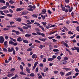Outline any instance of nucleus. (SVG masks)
<instances>
[{"instance_id":"nucleus-1","label":"nucleus","mask_w":79,"mask_h":79,"mask_svg":"<svg viewBox=\"0 0 79 79\" xmlns=\"http://www.w3.org/2000/svg\"><path fill=\"white\" fill-rule=\"evenodd\" d=\"M9 44H11V45H13L14 46H16L17 45H18V43H15L12 40H10L9 42Z\"/></svg>"},{"instance_id":"nucleus-2","label":"nucleus","mask_w":79,"mask_h":79,"mask_svg":"<svg viewBox=\"0 0 79 79\" xmlns=\"http://www.w3.org/2000/svg\"><path fill=\"white\" fill-rule=\"evenodd\" d=\"M5 40L4 38L2 36H0V44H3Z\"/></svg>"},{"instance_id":"nucleus-3","label":"nucleus","mask_w":79,"mask_h":79,"mask_svg":"<svg viewBox=\"0 0 79 79\" xmlns=\"http://www.w3.org/2000/svg\"><path fill=\"white\" fill-rule=\"evenodd\" d=\"M36 7H35V5L33 6V7L32 8H30V9H28V8L27 9V10H28V11H33V10H35V9ZM33 8V9H32Z\"/></svg>"},{"instance_id":"nucleus-4","label":"nucleus","mask_w":79,"mask_h":79,"mask_svg":"<svg viewBox=\"0 0 79 79\" xmlns=\"http://www.w3.org/2000/svg\"><path fill=\"white\" fill-rule=\"evenodd\" d=\"M13 50H14V48L13 47L11 48L10 49V48H8V52H12Z\"/></svg>"},{"instance_id":"nucleus-5","label":"nucleus","mask_w":79,"mask_h":79,"mask_svg":"<svg viewBox=\"0 0 79 79\" xmlns=\"http://www.w3.org/2000/svg\"><path fill=\"white\" fill-rule=\"evenodd\" d=\"M8 43V42L7 41H6L4 42V47L5 48H7L8 47V45H7V44Z\"/></svg>"},{"instance_id":"nucleus-6","label":"nucleus","mask_w":79,"mask_h":79,"mask_svg":"<svg viewBox=\"0 0 79 79\" xmlns=\"http://www.w3.org/2000/svg\"><path fill=\"white\" fill-rule=\"evenodd\" d=\"M38 64V62H36L35 63L34 66L33 68V69H35V67H36V66H37V65Z\"/></svg>"},{"instance_id":"nucleus-7","label":"nucleus","mask_w":79,"mask_h":79,"mask_svg":"<svg viewBox=\"0 0 79 79\" xmlns=\"http://www.w3.org/2000/svg\"><path fill=\"white\" fill-rule=\"evenodd\" d=\"M12 32H15V33H16V34L17 35H19V31H15V30H12Z\"/></svg>"},{"instance_id":"nucleus-8","label":"nucleus","mask_w":79,"mask_h":79,"mask_svg":"<svg viewBox=\"0 0 79 79\" xmlns=\"http://www.w3.org/2000/svg\"><path fill=\"white\" fill-rule=\"evenodd\" d=\"M27 11H24L23 12L22 14H21V15H27Z\"/></svg>"},{"instance_id":"nucleus-9","label":"nucleus","mask_w":79,"mask_h":79,"mask_svg":"<svg viewBox=\"0 0 79 79\" xmlns=\"http://www.w3.org/2000/svg\"><path fill=\"white\" fill-rule=\"evenodd\" d=\"M47 11V10H46V9H43L42 10V12H41V13L42 14H45V13H46V12Z\"/></svg>"},{"instance_id":"nucleus-10","label":"nucleus","mask_w":79,"mask_h":79,"mask_svg":"<svg viewBox=\"0 0 79 79\" xmlns=\"http://www.w3.org/2000/svg\"><path fill=\"white\" fill-rule=\"evenodd\" d=\"M41 16L43 18V20H44V19H45V17H47V15H45L44 16L43 15H41Z\"/></svg>"},{"instance_id":"nucleus-11","label":"nucleus","mask_w":79,"mask_h":79,"mask_svg":"<svg viewBox=\"0 0 79 79\" xmlns=\"http://www.w3.org/2000/svg\"><path fill=\"white\" fill-rule=\"evenodd\" d=\"M7 8V6H4L3 7L0 8V10H5Z\"/></svg>"},{"instance_id":"nucleus-12","label":"nucleus","mask_w":79,"mask_h":79,"mask_svg":"<svg viewBox=\"0 0 79 79\" xmlns=\"http://www.w3.org/2000/svg\"><path fill=\"white\" fill-rule=\"evenodd\" d=\"M71 74H72V72H70L68 73H67L66 74L65 76H68L71 75Z\"/></svg>"},{"instance_id":"nucleus-13","label":"nucleus","mask_w":79,"mask_h":79,"mask_svg":"<svg viewBox=\"0 0 79 79\" xmlns=\"http://www.w3.org/2000/svg\"><path fill=\"white\" fill-rule=\"evenodd\" d=\"M14 75V73H10L7 75L8 77H12Z\"/></svg>"},{"instance_id":"nucleus-14","label":"nucleus","mask_w":79,"mask_h":79,"mask_svg":"<svg viewBox=\"0 0 79 79\" xmlns=\"http://www.w3.org/2000/svg\"><path fill=\"white\" fill-rule=\"evenodd\" d=\"M26 70L27 71L28 73H30L31 71H30V69H29V68H28V67H26Z\"/></svg>"},{"instance_id":"nucleus-15","label":"nucleus","mask_w":79,"mask_h":79,"mask_svg":"<svg viewBox=\"0 0 79 79\" xmlns=\"http://www.w3.org/2000/svg\"><path fill=\"white\" fill-rule=\"evenodd\" d=\"M31 34H27L25 35V37H31Z\"/></svg>"},{"instance_id":"nucleus-16","label":"nucleus","mask_w":79,"mask_h":79,"mask_svg":"<svg viewBox=\"0 0 79 79\" xmlns=\"http://www.w3.org/2000/svg\"><path fill=\"white\" fill-rule=\"evenodd\" d=\"M74 48H75V50H77V52L78 53H79V47H74Z\"/></svg>"},{"instance_id":"nucleus-17","label":"nucleus","mask_w":79,"mask_h":79,"mask_svg":"<svg viewBox=\"0 0 79 79\" xmlns=\"http://www.w3.org/2000/svg\"><path fill=\"white\" fill-rule=\"evenodd\" d=\"M54 59H53V58H49L48 59V61H52V60H53Z\"/></svg>"},{"instance_id":"nucleus-18","label":"nucleus","mask_w":79,"mask_h":79,"mask_svg":"<svg viewBox=\"0 0 79 79\" xmlns=\"http://www.w3.org/2000/svg\"><path fill=\"white\" fill-rule=\"evenodd\" d=\"M32 16H33L34 18H37V15L36 14H34L32 15Z\"/></svg>"},{"instance_id":"nucleus-19","label":"nucleus","mask_w":79,"mask_h":79,"mask_svg":"<svg viewBox=\"0 0 79 79\" xmlns=\"http://www.w3.org/2000/svg\"><path fill=\"white\" fill-rule=\"evenodd\" d=\"M39 27H40V28H41V29L42 30V31H44V32L45 29H44V27H43L42 26H40Z\"/></svg>"},{"instance_id":"nucleus-20","label":"nucleus","mask_w":79,"mask_h":79,"mask_svg":"<svg viewBox=\"0 0 79 79\" xmlns=\"http://www.w3.org/2000/svg\"><path fill=\"white\" fill-rule=\"evenodd\" d=\"M32 49L31 47L30 48H28L27 50V52H29V51H32Z\"/></svg>"},{"instance_id":"nucleus-21","label":"nucleus","mask_w":79,"mask_h":79,"mask_svg":"<svg viewBox=\"0 0 79 79\" xmlns=\"http://www.w3.org/2000/svg\"><path fill=\"white\" fill-rule=\"evenodd\" d=\"M27 22L28 23H27V24H32V23H31V21L29 20H27Z\"/></svg>"},{"instance_id":"nucleus-22","label":"nucleus","mask_w":79,"mask_h":79,"mask_svg":"<svg viewBox=\"0 0 79 79\" xmlns=\"http://www.w3.org/2000/svg\"><path fill=\"white\" fill-rule=\"evenodd\" d=\"M5 1L4 0H0V3H5Z\"/></svg>"},{"instance_id":"nucleus-23","label":"nucleus","mask_w":79,"mask_h":79,"mask_svg":"<svg viewBox=\"0 0 79 79\" xmlns=\"http://www.w3.org/2000/svg\"><path fill=\"white\" fill-rule=\"evenodd\" d=\"M3 12L4 13H9V11H8V10H3Z\"/></svg>"},{"instance_id":"nucleus-24","label":"nucleus","mask_w":79,"mask_h":79,"mask_svg":"<svg viewBox=\"0 0 79 79\" xmlns=\"http://www.w3.org/2000/svg\"><path fill=\"white\" fill-rule=\"evenodd\" d=\"M42 24H43V25H44V26L45 27V26H46V25L47 24V23L42 22Z\"/></svg>"},{"instance_id":"nucleus-25","label":"nucleus","mask_w":79,"mask_h":79,"mask_svg":"<svg viewBox=\"0 0 79 79\" xmlns=\"http://www.w3.org/2000/svg\"><path fill=\"white\" fill-rule=\"evenodd\" d=\"M34 24H36L37 25V26H40V24L37 23V22H35L34 23Z\"/></svg>"},{"instance_id":"nucleus-26","label":"nucleus","mask_w":79,"mask_h":79,"mask_svg":"<svg viewBox=\"0 0 79 79\" xmlns=\"http://www.w3.org/2000/svg\"><path fill=\"white\" fill-rule=\"evenodd\" d=\"M64 45V46H65V47H68V48H69V47L68 46V44L66 43H65Z\"/></svg>"},{"instance_id":"nucleus-27","label":"nucleus","mask_w":79,"mask_h":79,"mask_svg":"<svg viewBox=\"0 0 79 79\" xmlns=\"http://www.w3.org/2000/svg\"><path fill=\"white\" fill-rule=\"evenodd\" d=\"M3 31H9L10 30V28H3Z\"/></svg>"},{"instance_id":"nucleus-28","label":"nucleus","mask_w":79,"mask_h":79,"mask_svg":"<svg viewBox=\"0 0 79 79\" xmlns=\"http://www.w3.org/2000/svg\"><path fill=\"white\" fill-rule=\"evenodd\" d=\"M9 3L10 4H13V3H14V1H13L12 0H10L9 1Z\"/></svg>"},{"instance_id":"nucleus-29","label":"nucleus","mask_w":79,"mask_h":79,"mask_svg":"<svg viewBox=\"0 0 79 79\" xmlns=\"http://www.w3.org/2000/svg\"><path fill=\"white\" fill-rule=\"evenodd\" d=\"M64 6L65 7H66V8L67 7L68 8H69V9H70V6H69V5H64Z\"/></svg>"},{"instance_id":"nucleus-30","label":"nucleus","mask_w":79,"mask_h":79,"mask_svg":"<svg viewBox=\"0 0 79 79\" xmlns=\"http://www.w3.org/2000/svg\"><path fill=\"white\" fill-rule=\"evenodd\" d=\"M3 51L4 52H7L8 51L7 50V49L5 48H3Z\"/></svg>"},{"instance_id":"nucleus-31","label":"nucleus","mask_w":79,"mask_h":79,"mask_svg":"<svg viewBox=\"0 0 79 79\" xmlns=\"http://www.w3.org/2000/svg\"><path fill=\"white\" fill-rule=\"evenodd\" d=\"M63 69H65V70H66V71H69V70H70V69H69L68 68H63Z\"/></svg>"},{"instance_id":"nucleus-32","label":"nucleus","mask_w":79,"mask_h":79,"mask_svg":"<svg viewBox=\"0 0 79 79\" xmlns=\"http://www.w3.org/2000/svg\"><path fill=\"white\" fill-rule=\"evenodd\" d=\"M40 40H41V41H43V42H45V41L46 40V39L44 38H42Z\"/></svg>"},{"instance_id":"nucleus-33","label":"nucleus","mask_w":79,"mask_h":79,"mask_svg":"<svg viewBox=\"0 0 79 79\" xmlns=\"http://www.w3.org/2000/svg\"><path fill=\"white\" fill-rule=\"evenodd\" d=\"M23 42H24V43H26V44H27V43H28V41H27V40H23Z\"/></svg>"},{"instance_id":"nucleus-34","label":"nucleus","mask_w":79,"mask_h":79,"mask_svg":"<svg viewBox=\"0 0 79 79\" xmlns=\"http://www.w3.org/2000/svg\"><path fill=\"white\" fill-rule=\"evenodd\" d=\"M7 16H9V17H13V15H10V14H7Z\"/></svg>"},{"instance_id":"nucleus-35","label":"nucleus","mask_w":79,"mask_h":79,"mask_svg":"<svg viewBox=\"0 0 79 79\" xmlns=\"http://www.w3.org/2000/svg\"><path fill=\"white\" fill-rule=\"evenodd\" d=\"M36 56V54H34L32 56V58L33 59H34L35 58V56Z\"/></svg>"},{"instance_id":"nucleus-36","label":"nucleus","mask_w":79,"mask_h":79,"mask_svg":"<svg viewBox=\"0 0 79 79\" xmlns=\"http://www.w3.org/2000/svg\"><path fill=\"white\" fill-rule=\"evenodd\" d=\"M20 68L21 70H22V72H23V67L22 65L20 66Z\"/></svg>"},{"instance_id":"nucleus-37","label":"nucleus","mask_w":79,"mask_h":79,"mask_svg":"<svg viewBox=\"0 0 79 79\" xmlns=\"http://www.w3.org/2000/svg\"><path fill=\"white\" fill-rule=\"evenodd\" d=\"M35 42H36V43H39V44H40V41H38L37 40H35Z\"/></svg>"},{"instance_id":"nucleus-38","label":"nucleus","mask_w":79,"mask_h":79,"mask_svg":"<svg viewBox=\"0 0 79 79\" xmlns=\"http://www.w3.org/2000/svg\"><path fill=\"white\" fill-rule=\"evenodd\" d=\"M53 51L54 52H60V51L58 50V49H54L53 50Z\"/></svg>"},{"instance_id":"nucleus-39","label":"nucleus","mask_w":79,"mask_h":79,"mask_svg":"<svg viewBox=\"0 0 79 79\" xmlns=\"http://www.w3.org/2000/svg\"><path fill=\"white\" fill-rule=\"evenodd\" d=\"M30 76L31 77H34V76H35V75L34 73H31L30 74Z\"/></svg>"},{"instance_id":"nucleus-40","label":"nucleus","mask_w":79,"mask_h":79,"mask_svg":"<svg viewBox=\"0 0 79 79\" xmlns=\"http://www.w3.org/2000/svg\"><path fill=\"white\" fill-rule=\"evenodd\" d=\"M64 73L62 71L60 72V74H61V76H64Z\"/></svg>"},{"instance_id":"nucleus-41","label":"nucleus","mask_w":79,"mask_h":79,"mask_svg":"<svg viewBox=\"0 0 79 79\" xmlns=\"http://www.w3.org/2000/svg\"><path fill=\"white\" fill-rule=\"evenodd\" d=\"M6 6H7V7H8V6H9V3L8 2H6Z\"/></svg>"},{"instance_id":"nucleus-42","label":"nucleus","mask_w":79,"mask_h":79,"mask_svg":"<svg viewBox=\"0 0 79 79\" xmlns=\"http://www.w3.org/2000/svg\"><path fill=\"white\" fill-rule=\"evenodd\" d=\"M73 23H77L78 24H79V23H78V22L77 21H73Z\"/></svg>"},{"instance_id":"nucleus-43","label":"nucleus","mask_w":79,"mask_h":79,"mask_svg":"<svg viewBox=\"0 0 79 79\" xmlns=\"http://www.w3.org/2000/svg\"><path fill=\"white\" fill-rule=\"evenodd\" d=\"M9 10L10 13H13V11L11 9H9Z\"/></svg>"},{"instance_id":"nucleus-44","label":"nucleus","mask_w":79,"mask_h":79,"mask_svg":"<svg viewBox=\"0 0 79 79\" xmlns=\"http://www.w3.org/2000/svg\"><path fill=\"white\" fill-rule=\"evenodd\" d=\"M35 31H36V32H40V30H39V28H36L35 29Z\"/></svg>"},{"instance_id":"nucleus-45","label":"nucleus","mask_w":79,"mask_h":79,"mask_svg":"<svg viewBox=\"0 0 79 79\" xmlns=\"http://www.w3.org/2000/svg\"><path fill=\"white\" fill-rule=\"evenodd\" d=\"M41 35H42V36L43 37H45V34H44V33H41Z\"/></svg>"},{"instance_id":"nucleus-46","label":"nucleus","mask_w":79,"mask_h":79,"mask_svg":"<svg viewBox=\"0 0 79 79\" xmlns=\"http://www.w3.org/2000/svg\"><path fill=\"white\" fill-rule=\"evenodd\" d=\"M69 34H73V33L71 31H70L68 32Z\"/></svg>"},{"instance_id":"nucleus-47","label":"nucleus","mask_w":79,"mask_h":79,"mask_svg":"<svg viewBox=\"0 0 79 79\" xmlns=\"http://www.w3.org/2000/svg\"><path fill=\"white\" fill-rule=\"evenodd\" d=\"M55 38V36H52V37H49L48 38L49 39H53V38Z\"/></svg>"},{"instance_id":"nucleus-48","label":"nucleus","mask_w":79,"mask_h":79,"mask_svg":"<svg viewBox=\"0 0 79 79\" xmlns=\"http://www.w3.org/2000/svg\"><path fill=\"white\" fill-rule=\"evenodd\" d=\"M23 28L24 29H28V27H23Z\"/></svg>"},{"instance_id":"nucleus-49","label":"nucleus","mask_w":79,"mask_h":79,"mask_svg":"<svg viewBox=\"0 0 79 79\" xmlns=\"http://www.w3.org/2000/svg\"><path fill=\"white\" fill-rule=\"evenodd\" d=\"M15 68L11 69L10 70V71H11H11H15Z\"/></svg>"},{"instance_id":"nucleus-50","label":"nucleus","mask_w":79,"mask_h":79,"mask_svg":"<svg viewBox=\"0 0 79 79\" xmlns=\"http://www.w3.org/2000/svg\"><path fill=\"white\" fill-rule=\"evenodd\" d=\"M60 64H64V60L60 62Z\"/></svg>"},{"instance_id":"nucleus-51","label":"nucleus","mask_w":79,"mask_h":79,"mask_svg":"<svg viewBox=\"0 0 79 79\" xmlns=\"http://www.w3.org/2000/svg\"><path fill=\"white\" fill-rule=\"evenodd\" d=\"M75 71L77 72V73H79V70L77 68L75 69Z\"/></svg>"},{"instance_id":"nucleus-52","label":"nucleus","mask_w":79,"mask_h":79,"mask_svg":"<svg viewBox=\"0 0 79 79\" xmlns=\"http://www.w3.org/2000/svg\"><path fill=\"white\" fill-rule=\"evenodd\" d=\"M58 60H61V56H59L58 57H57V58Z\"/></svg>"},{"instance_id":"nucleus-53","label":"nucleus","mask_w":79,"mask_h":79,"mask_svg":"<svg viewBox=\"0 0 79 79\" xmlns=\"http://www.w3.org/2000/svg\"><path fill=\"white\" fill-rule=\"evenodd\" d=\"M20 74L22 75H26V74H25L24 73H23V72H20Z\"/></svg>"},{"instance_id":"nucleus-54","label":"nucleus","mask_w":79,"mask_h":79,"mask_svg":"<svg viewBox=\"0 0 79 79\" xmlns=\"http://www.w3.org/2000/svg\"><path fill=\"white\" fill-rule=\"evenodd\" d=\"M18 75L17 74H16L15 75V77H14L15 78H16V77H18Z\"/></svg>"},{"instance_id":"nucleus-55","label":"nucleus","mask_w":79,"mask_h":79,"mask_svg":"<svg viewBox=\"0 0 79 79\" xmlns=\"http://www.w3.org/2000/svg\"><path fill=\"white\" fill-rule=\"evenodd\" d=\"M1 15H4V16H5V14L3 12V11L2 10L1 12Z\"/></svg>"},{"instance_id":"nucleus-56","label":"nucleus","mask_w":79,"mask_h":79,"mask_svg":"<svg viewBox=\"0 0 79 79\" xmlns=\"http://www.w3.org/2000/svg\"><path fill=\"white\" fill-rule=\"evenodd\" d=\"M16 11H20V8H17L16 10Z\"/></svg>"},{"instance_id":"nucleus-57","label":"nucleus","mask_w":79,"mask_h":79,"mask_svg":"<svg viewBox=\"0 0 79 79\" xmlns=\"http://www.w3.org/2000/svg\"><path fill=\"white\" fill-rule=\"evenodd\" d=\"M73 10V7H71L70 9L69 10V13L71 12V11H72V10Z\"/></svg>"},{"instance_id":"nucleus-58","label":"nucleus","mask_w":79,"mask_h":79,"mask_svg":"<svg viewBox=\"0 0 79 79\" xmlns=\"http://www.w3.org/2000/svg\"><path fill=\"white\" fill-rule=\"evenodd\" d=\"M13 52V55H15V53H16V52H15V51L14 50H14H12Z\"/></svg>"},{"instance_id":"nucleus-59","label":"nucleus","mask_w":79,"mask_h":79,"mask_svg":"<svg viewBox=\"0 0 79 79\" xmlns=\"http://www.w3.org/2000/svg\"><path fill=\"white\" fill-rule=\"evenodd\" d=\"M62 8V10L63 11H65V10H66V8H65V7H63Z\"/></svg>"},{"instance_id":"nucleus-60","label":"nucleus","mask_w":79,"mask_h":79,"mask_svg":"<svg viewBox=\"0 0 79 79\" xmlns=\"http://www.w3.org/2000/svg\"><path fill=\"white\" fill-rule=\"evenodd\" d=\"M52 59H53L54 60H55V58H56V56L53 55L52 56Z\"/></svg>"},{"instance_id":"nucleus-61","label":"nucleus","mask_w":79,"mask_h":79,"mask_svg":"<svg viewBox=\"0 0 79 79\" xmlns=\"http://www.w3.org/2000/svg\"><path fill=\"white\" fill-rule=\"evenodd\" d=\"M64 60H68V58L65 57L64 58Z\"/></svg>"},{"instance_id":"nucleus-62","label":"nucleus","mask_w":79,"mask_h":79,"mask_svg":"<svg viewBox=\"0 0 79 79\" xmlns=\"http://www.w3.org/2000/svg\"><path fill=\"white\" fill-rule=\"evenodd\" d=\"M76 36V34H74L73 36L70 37L71 39H73Z\"/></svg>"},{"instance_id":"nucleus-63","label":"nucleus","mask_w":79,"mask_h":79,"mask_svg":"<svg viewBox=\"0 0 79 79\" xmlns=\"http://www.w3.org/2000/svg\"><path fill=\"white\" fill-rule=\"evenodd\" d=\"M40 66L41 67H44V64H40Z\"/></svg>"},{"instance_id":"nucleus-64","label":"nucleus","mask_w":79,"mask_h":79,"mask_svg":"<svg viewBox=\"0 0 79 79\" xmlns=\"http://www.w3.org/2000/svg\"><path fill=\"white\" fill-rule=\"evenodd\" d=\"M17 21L20 22V18H18L17 19Z\"/></svg>"}]
</instances>
